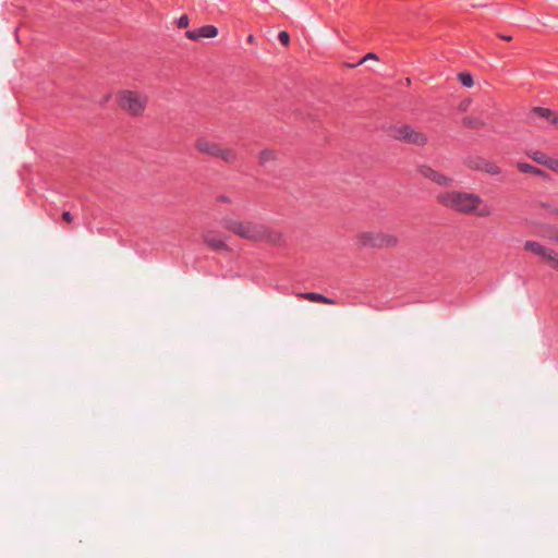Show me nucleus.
I'll list each match as a JSON object with an SVG mask.
<instances>
[{
  "mask_svg": "<svg viewBox=\"0 0 558 558\" xmlns=\"http://www.w3.org/2000/svg\"><path fill=\"white\" fill-rule=\"evenodd\" d=\"M221 225L227 230L247 240L277 243L280 238L279 233L269 230L264 225L253 222H241L228 217H223L221 219Z\"/></svg>",
  "mask_w": 558,
  "mask_h": 558,
  "instance_id": "obj_1",
  "label": "nucleus"
},
{
  "mask_svg": "<svg viewBox=\"0 0 558 558\" xmlns=\"http://www.w3.org/2000/svg\"><path fill=\"white\" fill-rule=\"evenodd\" d=\"M118 108L130 118H142L145 116L149 96L140 89L123 88L116 93Z\"/></svg>",
  "mask_w": 558,
  "mask_h": 558,
  "instance_id": "obj_2",
  "label": "nucleus"
},
{
  "mask_svg": "<svg viewBox=\"0 0 558 558\" xmlns=\"http://www.w3.org/2000/svg\"><path fill=\"white\" fill-rule=\"evenodd\" d=\"M438 199L446 207L461 213L474 211L482 202L478 196L463 192L444 193L438 196Z\"/></svg>",
  "mask_w": 558,
  "mask_h": 558,
  "instance_id": "obj_3",
  "label": "nucleus"
},
{
  "mask_svg": "<svg viewBox=\"0 0 558 558\" xmlns=\"http://www.w3.org/2000/svg\"><path fill=\"white\" fill-rule=\"evenodd\" d=\"M360 242L369 247H389L397 243V239L391 234L380 232H364L360 235Z\"/></svg>",
  "mask_w": 558,
  "mask_h": 558,
  "instance_id": "obj_4",
  "label": "nucleus"
},
{
  "mask_svg": "<svg viewBox=\"0 0 558 558\" xmlns=\"http://www.w3.org/2000/svg\"><path fill=\"white\" fill-rule=\"evenodd\" d=\"M197 149L201 153L220 158L227 162L235 158L234 153L231 149L223 147L219 142H197Z\"/></svg>",
  "mask_w": 558,
  "mask_h": 558,
  "instance_id": "obj_5",
  "label": "nucleus"
},
{
  "mask_svg": "<svg viewBox=\"0 0 558 558\" xmlns=\"http://www.w3.org/2000/svg\"><path fill=\"white\" fill-rule=\"evenodd\" d=\"M524 248L537 256H539L544 262L548 263L553 268L558 267V258L555 251L542 245L535 241H526L524 243Z\"/></svg>",
  "mask_w": 558,
  "mask_h": 558,
  "instance_id": "obj_6",
  "label": "nucleus"
},
{
  "mask_svg": "<svg viewBox=\"0 0 558 558\" xmlns=\"http://www.w3.org/2000/svg\"><path fill=\"white\" fill-rule=\"evenodd\" d=\"M529 120L544 124H554L557 121V116L554 111L544 107H534L529 113Z\"/></svg>",
  "mask_w": 558,
  "mask_h": 558,
  "instance_id": "obj_7",
  "label": "nucleus"
},
{
  "mask_svg": "<svg viewBox=\"0 0 558 558\" xmlns=\"http://www.w3.org/2000/svg\"><path fill=\"white\" fill-rule=\"evenodd\" d=\"M218 35V28L214 25H205L194 31H187L185 36L191 40L201 38H215Z\"/></svg>",
  "mask_w": 558,
  "mask_h": 558,
  "instance_id": "obj_8",
  "label": "nucleus"
},
{
  "mask_svg": "<svg viewBox=\"0 0 558 558\" xmlns=\"http://www.w3.org/2000/svg\"><path fill=\"white\" fill-rule=\"evenodd\" d=\"M395 140H411L420 136V133L407 124H399L393 128V133L389 134Z\"/></svg>",
  "mask_w": 558,
  "mask_h": 558,
  "instance_id": "obj_9",
  "label": "nucleus"
},
{
  "mask_svg": "<svg viewBox=\"0 0 558 558\" xmlns=\"http://www.w3.org/2000/svg\"><path fill=\"white\" fill-rule=\"evenodd\" d=\"M420 173L424 177V178H427L432 181H434L435 183H437L438 185H448L449 182L451 181L449 178L445 177L444 174L441 173H438L437 171H435L434 169H432L430 167L428 166H422L420 167Z\"/></svg>",
  "mask_w": 558,
  "mask_h": 558,
  "instance_id": "obj_10",
  "label": "nucleus"
},
{
  "mask_svg": "<svg viewBox=\"0 0 558 558\" xmlns=\"http://www.w3.org/2000/svg\"><path fill=\"white\" fill-rule=\"evenodd\" d=\"M205 243L210 246L214 251L227 250V244L220 234L215 232H207L204 235Z\"/></svg>",
  "mask_w": 558,
  "mask_h": 558,
  "instance_id": "obj_11",
  "label": "nucleus"
},
{
  "mask_svg": "<svg viewBox=\"0 0 558 558\" xmlns=\"http://www.w3.org/2000/svg\"><path fill=\"white\" fill-rule=\"evenodd\" d=\"M532 159L538 163L546 165L548 168H550L553 170L558 169V159L549 158V157H547L546 154H544L542 151H535L532 155Z\"/></svg>",
  "mask_w": 558,
  "mask_h": 558,
  "instance_id": "obj_12",
  "label": "nucleus"
},
{
  "mask_svg": "<svg viewBox=\"0 0 558 558\" xmlns=\"http://www.w3.org/2000/svg\"><path fill=\"white\" fill-rule=\"evenodd\" d=\"M472 167L490 174H498L500 172L499 168L495 163L488 162L484 159H478Z\"/></svg>",
  "mask_w": 558,
  "mask_h": 558,
  "instance_id": "obj_13",
  "label": "nucleus"
},
{
  "mask_svg": "<svg viewBox=\"0 0 558 558\" xmlns=\"http://www.w3.org/2000/svg\"><path fill=\"white\" fill-rule=\"evenodd\" d=\"M517 167L523 173H532L548 179V174L545 173L542 169L536 168L527 162H518Z\"/></svg>",
  "mask_w": 558,
  "mask_h": 558,
  "instance_id": "obj_14",
  "label": "nucleus"
},
{
  "mask_svg": "<svg viewBox=\"0 0 558 558\" xmlns=\"http://www.w3.org/2000/svg\"><path fill=\"white\" fill-rule=\"evenodd\" d=\"M302 296L305 298L306 300L313 301V302H322V303H327V304L335 303L331 299H328L327 296L319 294V293H315V292H306V293L302 294Z\"/></svg>",
  "mask_w": 558,
  "mask_h": 558,
  "instance_id": "obj_15",
  "label": "nucleus"
},
{
  "mask_svg": "<svg viewBox=\"0 0 558 558\" xmlns=\"http://www.w3.org/2000/svg\"><path fill=\"white\" fill-rule=\"evenodd\" d=\"M483 112L478 117H468L464 119V124L471 128H483L486 125V122L482 118Z\"/></svg>",
  "mask_w": 558,
  "mask_h": 558,
  "instance_id": "obj_16",
  "label": "nucleus"
},
{
  "mask_svg": "<svg viewBox=\"0 0 558 558\" xmlns=\"http://www.w3.org/2000/svg\"><path fill=\"white\" fill-rule=\"evenodd\" d=\"M458 78L460 81V83L465 86V87H473L474 85V81H473V77L470 73L468 72H462L458 75Z\"/></svg>",
  "mask_w": 558,
  "mask_h": 558,
  "instance_id": "obj_17",
  "label": "nucleus"
},
{
  "mask_svg": "<svg viewBox=\"0 0 558 558\" xmlns=\"http://www.w3.org/2000/svg\"><path fill=\"white\" fill-rule=\"evenodd\" d=\"M278 39L279 41L283 45V46H288L289 43H290V36L287 32L282 31L279 33L278 35Z\"/></svg>",
  "mask_w": 558,
  "mask_h": 558,
  "instance_id": "obj_18",
  "label": "nucleus"
},
{
  "mask_svg": "<svg viewBox=\"0 0 558 558\" xmlns=\"http://www.w3.org/2000/svg\"><path fill=\"white\" fill-rule=\"evenodd\" d=\"M259 158H260V161L263 163H265V162H267V161H269L270 159L274 158V153L271 150H263L260 153V157Z\"/></svg>",
  "mask_w": 558,
  "mask_h": 558,
  "instance_id": "obj_19",
  "label": "nucleus"
},
{
  "mask_svg": "<svg viewBox=\"0 0 558 558\" xmlns=\"http://www.w3.org/2000/svg\"><path fill=\"white\" fill-rule=\"evenodd\" d=\"M366 61H378V57L376 53H373V52H369L367 54H365L357 64H362Z\"/></svg>",
  "mask_w": 558,
  "mask_h": 558,
  "instance_id": "obj_20",
  "label": "nucleus"
},
{
  "mask_svg": "<svg viewBox=\"0 0 558 558\" xmlns=\"http://www.w3.org/2000/svg\"><path fill=\"white\" fill-rule=\"evenodd\" d=\"M189 16L187 15H182L179 20H178V26L180 28H186L189 26Z\"/></svg>",
  "mask_w": 558,
  "mask_h": 558,
  "instance_id": "obj_21",
  "label": "nucleus"
},
{
  "mask_svg": "<svg viewBox=\"0 0 558 558\" xmlns=\"http://www.w3.org/2000/svg\"><path fill=\"white\" fill-rule=\"evenodd\" d=\"M62 219L66 222H72V220H73L72 214L70 211H64L62 214Z\"/></svg>",
  "mask_w": 558,
  "mask_h": 558,
  "instance_id": "obj_22",
  "label": "nucleus"
},
{
  "mask_svg": "<svg viewBox=\"0 0 558 558\" xmlns=\"http://www.w3.org/2000/svg\"><path fill=\"white\" fill-rule=\"evenodd\" d=\"M218 202L230 203V199H229V197H227V196H220V197L218 198Z\"/></svg>",
  "mask_w": 558,
  "mask_h": 558,
  "instance_id": "obj_23",
  "label": "nucleus"
},
{
  "mask_svg": "<svg viewBox=\"0 0 558 558\" xmlns=\"http://www.w3.org/2000/svg\"><path fill=\"white\" fill-rule=\"evenodd\" d=\"M500 38L504 40H507V41H510L512 39L511 36H505V35H501Z\"/></svg>",
  "mask_w": 558,
  "mask_h": 558,
  "instance_id": "obj_24",
  "label": "nucleus"
},
{
  "mask_svg": "<svg viewBox=\"0 0 558 558\" xmlns=\"http://www.w3.org/2000/svg\"><path fill=\"white\" fill-rule=\"evenodd\" d=\"M254 40H255V38H254V36H253V35H250V36L247 37V41H248V43L253 44V43H254Z\"/></svg>",
  "mask_w": 558,
  "mask_h": 558,
  "instance_id": "obj_25",
  "label": "nucleus"
},
{
  "mask_svg": "<svg viewBox=\"0 0 558 558\" xmlns=\"http://www.w3.org/2000/svg\"><path fill=\"white\" fill-rule=\"evenodd\" d=\"M109 99H110V95L108 94V95H106V96H105V98H104V100H102L101 105H104L105 102H107Z\"/></svg>",
  "mask_w": 558,
  "mask_h": 558,
  "instance_id": "obj_26",
  "label": "nucleus"
},
{
  "mask_svg": "<svg viewBox=\"0 0 558 558\" xmlns=\"http://www.w3.org/2000/svg\"><path fill=\"white\" fill-rule=\"evenodd\" d=\"M488 214H489L488 210H482V211L478 213L480 216H486Z\"/></svg>",
  "mask_w": 558,
  "mask_h": 558,
  "instance_id": "obj_27",
  "label": "nucleus"
},
{
  "mask_svg": "<svg viewBox=\"0 0 558 558\" xmlns=\"http://www.w3.org/2000/svg\"><path fill=\"white\" fill-rule=\"evenodd\" d=\"M405 84L410 85L411 84V80L410 78H405Z\"/></svg>",
  "mask_w": 558,
  "mask_h": 558,
  "instance_id": "obj_28",
  "label": "nucleus"
}]
</instances>
